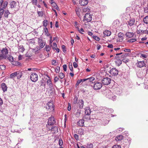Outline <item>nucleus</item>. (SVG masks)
Here are the masks:
<instances>
[{"mask_svg": "<svg viewBox=\"0 0 148 148\" xmlns=\"http://www.w3.org/2000/svg\"><path fill=\"white\" fill-rule=\"evenodd\" d=\"M56 123V121L54 118L52 116H51L49 119L48 121V125H52Z\"/></svg>", "mask_w": 148, "mask_h": 148, "instance_id": "nucleus-5", "label": "nucleus"}, {"mask_svg": "<svg viewBox=\"0 0 148 148\" xmlns=\"http://www.w3.org/2000/svg\"><path fill=\"white\" fill-rule=\"evenodd\" d=\"M92 37L93 39H95L97 41H99L100 40V38H99L95 36H93Z\"/></svg>", "mask_w": 148, "mask_h": 148, "instance_id": "nucleus-44", "label": "nucleus"}, {"mask_svg": "<svg viewBox=\"0 0 148 148\" xmlns=\"http://www.w3.org/2000/svg\"><path fill=\"white\" fill-rule=\"evenodd\" d=\"M56 63V60H52V65H54Z\"/></svg>", "mask_w": 148, "mask_h": 148, "instance_id": "nucleus-61", "label": "nucleus"}, {"mask_svg": "<svg viewBox=\"0 0 148 148\" xmlns=\"http://www.w3.org/2000/svg\"><path fill=\"white\" fill-rule=\"evenodd\" d=\"M88 1L87 0H80L79 1V3L82 6L88 4Z\"/></svg>", "mask_w": 148, "mask_h": 148, "instance_id": "nucleus-14", "label": "nucleus"}, {"mask_svg": "<svg viewBox=\"0 0 148 148\" xmlns=\"http://www.w3.org/2000/svg\"><path fill=\"white\" fill-rule=\"evenodd\" d=\"M57 45L56 43H53V49H56V48L57 47Z\"/></svg>", "mask_w": 148, "mask_h": 148, "instance_id": "nucleus-53", "label": "nucleus"}, {"mask_svg": "<svg viewBox=\"0 0 148 148\" xmlns=\"http://www.w3.org/2000/svg\"><path fill=\"white\" fill-rule=\"evenodd\" d=\"M63 70L66 71L67 66L66 64H64L63 65Z\"/></svg>", "mask_w": 148, "mask_h": 148, "instance_id": "nucleus-58", "label": "nucleus"}, {"mask_svg": "<svg viewBox=\"0 0 148 148\" xmlns=\"http://www.w3.org/2000/svg\"><path fill=\"white\" fill-rule=\"evenodd\" d=\"M78 102V98L77 97H75L74 99L73 103L75 104H76Z\"/></svg>", "mask_w": 148, "mask_h": 148, "instance_id": "nucleus-46", "label": "nucleus"}, {"mask_svg": "<svg viewBox=\"0 0 148 148\" xmlns=\"http://www.w3.org/2000/svg\"><path fill=\"white\" fill-rule=\"evenodd\" d=\"M148 56V55L147 53H145V54H141L140 56V57L141 58H143V59H145V58H147V57Z\"/></svg>", "mask_w": 148, "mask_h": 148, "instance_id": "nucleus-31", "label": "nucleus"}, {"mask_svg": "<svg viewBox=\"0 0 148 148\" xmlns=\"http://www.w3.org/2000/svg\"><path fill=\"white\" fill-rule=\"evenodd\" d=\"M129 61V60L127 59H126V58H124V59L122 60V61L125 63H126L127 62H128Z\"/></svg>", "mask_w": 148, "mask_h": 148, "instance_id": "nucleus-42", "label": "nucleus"}, {"mask_svg": "<svg viewBox=\"0 0 148 148\" xmlns=\"http://www.w3.org/2000/svg\"><path fill=\"white\" fill-rule=\"evenodd\" d=\"M69 68L71 71H73V67L72 64L69 65Z\"/></svg>", "mask_w": 148, "mask_h": 148, "instance_id": "nucleus-57", "label": "nucleus"}, {"mask_svg": "<svg viewBox=\"0 0 148 148\" xmlns=\"http://www.w3.org/2000/svg\"><path fill=\"white\" fill-rule=\"evenodd\" d=\"M83 11L84 12H88L90 11V9L89 8H87L83 9Z\"/></svg>", "mask_w": 148, "mask_h": 148, "instance_id": "nucleus-41", "label": "nucleus"}, {"mask_svg": "<svg viewBox=\"0 0 148 148\" xmlns=\"http://www.w3.org/2000/svg\"><path fill=\"white\" fill-rule=\"evenodd\" d=\"M5 68V66L4 65H0V69L1 70H4Z\"/></svg>", "mask_w": 148, "mask_h": 148, "instance_id": "nucleus-48", "label": "nucleus"}, {"mask_svg": "<svg viewBox=\"0 0 148 148\" xmlns=\"http://www.w3.org/2000/svg\"><path fill=\"white\" fill-rule=\"evenodd\" d=\"M87 79H88V80L90 82H92L95 79V78L93 77L87 78Z\"/></svg>", "mask_w": 148, "mask_h": 148, "instance_id": "nucleus-43", "label": "nucleus"}, {"mask_svg": "<svg viewBox=\"0 0 148 148\" xmlns=\"http://www.w3.org/2000/svg\"><path fill=\"white\" fill-rule=\"evenodd\" d=\"M84 19L83 21H86L87 22H90L92 20V16L90 13H86L84 16Z\"/></svg>", "mask_w": 148, "mask_h": 148, "instance_id": "nucleus-4", "label": "nucleus"}, {"mask_svg": "<svg viewBox=\"0 0 148 148\" xmlns=\"http://www.w3.org/2000/svg\"><path fill=\"white\" fill-rule=\"evenodd\" d=\"M135 23V19L134 18H132L128 21V24L130 26L134 25Z\"/></svg>", "mask_w": 148, "mask_h": 148, "instance_id": "nucleus-16", "label": "nucleus"}, {"mask_svg": "<svg viewBox=\"0 0 148 148\" xmlns=\"http://www.w3.org/2000/svg\"><path fill=\"white\" fill-rule=\"evenodd\" d=\"M85 114L86 115L84 116V118H86V115L89 116L91 113V111L90 109L89 108H86L85 110Z\"/></svg>", "mask_w": 148, "mask_h": 148, "instance_id": "nucleus-15", "label": "nucleus"}, {"mask_svg": "<svg viewBox=\"0 0 148 148\" xmlns=\"http://www.w3.org/2000/svg\"><path fill=\"white\" fill-rule=\"evenodd\" d=\"M9 12L8 10L5 11L4 13V16L5 18H8V17Z\"/></svg>", "mask_w": 148, "mask_h": 148, "instance_id": "nucleus-35", "label": "nucleus"}, {"mask_svg": "<svg viewBox=\"0 0 148 148\" xmlns=\"http://www.w3.org/2000/svg\"><path fill=\"white\" fill-rule=\"evenodd\" d=\"M121 147L120 145H116L113 146L112 148H121Z\"/></svg>", "mask_w": 148, "mask_h": 148, "instance_id": "nucleus-52", "label": "nucleus"}, {"mask_svg": "<svg viewBox=\"0 0 148 148\" xmlns=\"http://www.w3.org/2000/svg\"><path fill=\"white\" fill-rule=\"evenodd\" d=\"M102 86V84L101 82H97L94 84L93 88L95 90L100 89Z\"/></svg>", "mask_w": 148, "mask_h": 148, "instance_id": "nucleus-7", "label": "nucleus"}, {"mask_svg": "<svg viewBox=\"0 0 148 148\" xmlns=\"http://www.w3.org/2000/svg\"><path fill=\"white\" fill-rule=\"evenodd\" d=\"M93 145L92 144L90 143L89 144H88L87 145V148H92L93 147Z\"/></svg>", "mask_w": 148, "mask_h": 148, "instance_id": "nucleus-49", "label": "nucleus"}, {"mask_svg": "<svg viewBox=\"0 0 148 148\" xmlns=\"http://www.w3.org/2000/svg\"><path fill=\"white\" fill-rule=\"evenodd\" d=\"M106 96L107 97L111 99H115L116 98V96L113 95L112 92L110 91H109L107 94Z\"/></svg>", "mask_w": 148, "mask_h": 148, "instance_id": "nucleus-10", "label": "nucleus"}, {"mask_svg": "<svg viewBox=\"0 0 148 148\" xmlns=\"http://www.w3.org/2000/svg\"><path fill=\"white\" fill-rule=\"evenodd\" d=\"M143 21L146 24H148V16H147L143 18Z\"/></svg>", "mask_w": 148, "mask_h": 148, "instance_id": "nucleus-30", "label": "nucleus"}, {"mask_svg": "<svg viewBox=\"0 0 148 148\" xmlns=\"http://www.w3.org/2000/svg\"><path fill=\"white\" fill-rule=\"evenodd\" d=\"M11 62L13 65L16 66L19 65L21 64V63L17 61H11Z\"/></svg>", "mask_w": 148, "mask_h": 148, "instance_id": "nucleus-24", "label": "nucleus"}, {"mask_svg": "<svg viewBox=\"0 0 148 148\" xmlns=\"http://www.w3.org/2000/svg\"><path fill=\"white\" fill-rule=\"evenodd\" d=\"M16 6V3L14 1H12L10 3V7L12 8H14Z\"/></svg>", "mask_w": 148, "mask_h": 148, "instance_id": "nucleus-22", "label": "nucleus"}, {"mask_svg": "<svg viewBox=\"0 0 148 148\" xmlns=\"http://www.w3.org/2000/svg\"><path fill=\"white\" fill-rule=\"evenodd\" d=\"M136 39L135 38H134L132 39H130L128 40L127 41L129 42H133L136 41Z\"/></svg>", "mask_w": 148, "mask_h": 148, "instance_id": "nucleus-39", "label": "nucleus"}, {"mask_svg": "<svg viewBox=\"0 0 148 148\" xmlns=\"http://www.w3.org/2000/svg\"><path fill=\"white\" fill-rule=\"evenodd\" d=\"M74 136L75 139L77 140H78L79 139V136L78 135L75 134H74Z\"/></svg>", "mask_w": 148, "mask_h": 148, "instance_id": "nucleus-59", "label": "nucleus"}, {"mask_svg": "<svg viewBox=\"0 0 148 148\" xmlns=\"http://www.w3.org/2000/svg\"><path fill=\"white\" fill-rule=\"evenodd\" d=\"M19 51L20 52H23L25 50V49L23 46H19Z\"/></svg>", "mask_w": 148, "mask_h": 148, "instance_id": "nucleus-34", "label": "nucleus"}, {"mask_svg": "<svg viewBox=\"0 0 148 148\" xmlns=\"http://www.w3.org/2000/svg\"><path fill=\"white\" fill-rule=\"evenodd\" d=\"M123 34L121 33H119L118 34V36L119 38H121V40H123Z\"/></svg>", "mask_w": 148, "mask_h": 148, "instance_id": "nucleus-45", "label": "nucleus"}, {"mask_svg": "<svg viewBox=\"0 0 148 148\" xmlns=\"http://www.w3.org/2000/svg\"><path fill=\"white\" fill-rule=\"evenodd\" d=\"M145 65V63L143 61H139L137 62V66L139 67H142Z\"/></svg>", "mask_w": 148, "mask_h": 148, "instance_id": "nucleus-17", "label": "nucleus"}, {"mask_svg": "<svg viewBox=\"0 0 148 148\" xmlns=\"http://www.w3.org/2000/svg\"><path fill=\"white\" fill-rule=\"evenodd\" d=\"M37 13L39 16L42 17L43 16V13L42 11H38Z\"/></svg>", "mask_w": 148, "mask_h": 148, "instance_id": "nucleus-40", "label": "nucleus"}, {"mask_svg": "<svg viewBox=\"0 0 148 148\" xmlns=\"http://www.w3.org/2000/svg\"><path fill=\"white\" fill-rule=\"evenodd\" d=\"M147 28L146 30H144V34H148V30H147Z\"/></svg>", "mask_w": 148, "mask_h": 148, "instance_id": "nucleus-62", "label": "nucleus"}, {"mask_svg": "<svg viewBox=\"0 0 148 148\" xmlns=\"http://www.w3.org/2000/svg\"><path fill=\"white\" fill-rule=\"evenodd\" d=\"M81 110H80L78 109L76 112L75 114L76 116L77 117H79L80 115L81 114Z\"/></svg>", "mask_w": 148, "mask_h": 148, "instance_id": "nucleus-33", "label": "nucleus"}, {"mask_svg": "<svg viewBox=\"0 0 148 148\" xmlns=\"http://www.w3.org/2000/svg\"><path fill=\"white\" fill-rule=\"evenodd\" d=\"M59 79V78L58 77H55L54 79V81L55 82H57L58 80Z\"/></svg>", "mask_w": 148, "mask_h": 148, "instance_id": "nucleus-64", "label": "nucleus"}, {"mask_svg": "<svg viewBox=\"0 0 148 148\" xmlns=\"http://www.w3.org/2000/svg\"><path fill=\"white\" fill-rule=\"evenodd\" d=\"M111 79L110 78L106 77L104 78L102 80V84L104 85H107L111 83Z\"/></svg>", "mask_w": 148, "mask_h": 148, "instance_id": "nucleus-2", "label": "nucleus"}, {"mask_svg": "<svg viewBox=\"0 0 148 148\" xmlns=\"http://www.w3.org/2000/svg\"><path fill=\"white\" fill-rule=\"evenodd\" d=\"M32 4L37 5V0H32Z\"/></svg>", "mask_w": 148, "mask_h": 148, "instance_id": "nucleus-51", "label": "nucleus"}, {"mask_svg": "<svg viewBox=\"0 0 148 148\" xmlns=\"http://www.w3.org/2000/svg\"><path fill=\"white\" fill-rule=\"evenodd\" d=\"M1 88L3 91L5 92L7 91V87L5 84L4 83H3L1 84Z\"/></svg>", "mask_w": 148, "mask_h": 148, "instance_id": "nucleus-20", "label": "nucleus"}, {"mask_svg": "<svg viewBox=\"0 0 148 148\" xmlns=\"http://www.w3.org/2000/svg\"><path fill=\"white\" fill-rule=\"evenodd\" d=\"M48 23V22L47 20H45L43 21V25L46 27L47 26Z\"/></svg>", "mask_w": 148, "mask_h": 148, "instance_id": "nucleus-36", "label": "nucleus"}, {"mask_svg": "<svg viewBox=\"0 0 148 148\" xmlns=\"http://www.w3.org/2000/svg\"><path fill=\"white\" fill-rule=\"evenodd\" d=\"M111 32L108 30H105L103 32V34L105 36H109L111 35Z\"/></svg>", "mask_w": 148, "mask_h": 148, "instance_id": "nucleus-18", "label": "nucleus"}, {"mask_svg": "<svg viewBox=\"0 0 148 148\" xmlns=\"http://www.w3.org/2000/svg\"><path fill=\"white\" fill-rule=\"evenodd\" d=\"M84 120L81 119L79 121L77 122V125L80 126H83L84 124Z\"/></svg>", "mask_w": 148, "mask_h": 148, "instance_id": "nucleus-19", "label": "nucleus"}, {"mask_svg": "<svg viewBox=\"0 0 148 148\" xmlns=\"http://www.w3.org/2000/svg\"><path fill=\"white\" fill-rule=\"evenodd\" d=\"M62 48L63 49V51L64 53H65L66 51V50L65 48V46L64 45H62Z\"/></svg>", "mask_w": 148, "mask_h": 148, "instance_id": "nucleus-56", "label": "nucleus"}, {"mask_svg": "<svg viewBox=\"0 0 148 148\" xmlns=\"http://www.w3.org/2000/svg\"><path fill=\"white\" fill-rule=\"evenodd\" d=\"M54 89L52 88V87H51V88H50V89L49 90V92L50 93H53V91Z\"/></svg>", "mask_w": 148, "mask_h": 148, "instance_id": "nucleus-54", "label": "nucleus"}, {"mask_svg": "<svg viewBox=\"0 0 148 148\" xmlns=\"http://www.w3.org/2000/svg\"><path fill=\"white\" fill-rule=\"evenodd\" d=\"M115 62L117 65L119 66L122 63V60H121L120 59H118Z\"/></svg>", "mask_w": 148, "mask_h": 148, "instance_id": "nucleus-29", "label": "nucleus"}, {"mask_svg": "<svg viewBox=\"0 0 148 148\" xmlns=\"http://www.w3.org/2000/svg\"><path fill=\"white\" fill-rule=\"evenodd\" d=\"M60 67H57L55 70V71L56 73H58L60 71Z\"/></svg>", "mask_w": 148, "mask_h": 148, "instance_id": "nucleus-55", "label": "nucleus"}, {"mask_svg": "<svg viewBox=\"0 0 148 148\" xmlns=\"http://www.w3.org/2000/svg\"><path fill=\"white\" fill-rule=\"evenodd\" d=\"M4 12L3 8H1L0 9V16H2V15L3 14Z\"/></svg>", "mask_w": 148, "mask_h": 148, "instance_id": "nucleus-47", "label": "nucleus"}, {"mask_svg": "<svg viewBox=\"0 0 148 148\" xmlns=\"http://www.w3.org/2000/svg\"><path fill=\"white\" fill-rule=\"evenodd\" d=\"M45 34L47 36H49L50 35V34L49 33L47 28L46 27H45L44 28Z\"/></svg>", "mask_w": 148, "mask_h": 148, "instance_id": "nucleus-27", "label": "nucleus"}, {"mask_svg": "<svg viewBox=\"0 0 148 148\" xmlns=\"http://www.w3.org/2000/svg\"><path fill=\"white\" fill-rule=\"evenodd\" d=\"M134 35V34L133 33L130 32H127L125 34V35L126 36L131 38L133 37Z\"/></svg>", "mask_w": 148, "mask_h": 148, "instance_id": "nucleus-23", "label": "nucleus"}, {"mask_svg": "<svg viewBox=\"0 0 148 148\" xmlns=\"http://www.w3.org/2000/svg\"><path fill=\"white\" fill-rule=\"evenodd\" d=\"M47 84L49 86V88H51V87H52L53 84H52L51 80L50 79H48L47 82Z\"/></svg>", "mask_w": 148, "mask_h": 148, "instance_id": "nucleus-26", "label": "nucleus"}, {"mask_svg": "<svg viewBox=\"0 0 148 148\" xmlns=\"http://www.w3.org/2000/svg\"><path fill=\"white\" fill-rule=\"evenodd\" d=\"M141 25H139L137 27L136 33L138 34H144V30L143 29V25L142 26V27H141Z\"/></svg>", "mask_w": 148, "mask_h": 148, "instance_id": "nucleus-9", "label": "nucleus"}, {"mask_svg": "<svg viewBox=\"0 0 148 148\" xmlns=\"http://www.w3.org/2000/svg\"><path fill=\"white\" fill-rule=\"evenodd\" d=\"M45 49L47 51L49 52L51 50V47L48 45H46L45 47Z\"/></svg>", "mask_w": 148, "mask_h": 148, "instance_id": "nucleus-32", "label": "nucleus"}, {"mask_svg": "<svg viewBox=\"0 0 148 148\" xmlns=\"http://www.w3.org/2000/svg\"><path fill=\"white\" fill-rule=\"evenodd\" d=\"M59 76L60 79H62L64 77L65 75L63 73L61 72L59 73Z\"/></svg>", "mask_w": 148, "mask_h": 148, "instance_id": "nucleus-37", "label": "nucleus"}, {"mask_svg": "<svg viewBox=\"0 0 148 148\" xmlns=\"http://www.w3.org/2000/svg\"><path fill=\"white\" fill-rule=\"evenodd\" d=\"M18 73L17 76V78L18 79H19L22 76V73L21 72H20L19 71H18Z\"/></svg>", "mask_w": 148, "mask_h": 148, "instance_id": "nucleus-38", "label": "nucleus"}, {"mask_svg": "<svg viewBox=\"0 0 148 148\" xmlns=\"http://www.w3.org/2000/svg\"><path fill=\"white\" fill-rule=\"evenodd\" d=\"M73 66L74 68H76L77 66V65L76 62H74L73 63Z\"/></svg>", "mask_w": 148, "mask_h": 148, "instance_id": "nucleus-60", "label": "nucleus"}, {"mask_svg": "<svg viewBox=\"0 0 148 148\" xmlns=\"http://www.w3.org/2000/svg\"><path fill=\"white\" fill-rule=\"evenodd\" d=\"M8 2L7 1H4L3 2V0H0V6L2 7L3 8H5L7 6Z\"/></svg>", "mask_w": 148, "mask_h": 148, "instance_id": "nucleus-12", "label": "nucleus"}, {"mask_svg": "<svg viewBox=\"0 0 148 148\" xmlns=\"http://www.w3.org/2000/svg\"><path fill=\"white\" fill-rule=\"evenodd\" d=\"M123 136L122 135H120L116 136L115 138V140L116 141H120L123 139Z\"/></svg>", "mask_w": 148, "mask_h": 148, "instance_id": "nucleus-21", "label": "nucleus"}, {"mask_svg": "<svg viewBox=\"0 0 148 148\" xmlns=\"http://www.w3.org/2000/svg\"><path fill=\"white\" fill-rule=\"evenodd\" d=\"M1 53L2 54V57L3 58H6L7 55L8 53V51L6 48L3 49L1 50Z\"/></svg>", "mask_w": 148, "mask_h": 148, "instance_id": "nucleus-11", "label": "nucleus"}, {"mask_svg": "<svg viewBox=\"0 0 148 148\" xmlns=\"http://www.w3.org/2000/svg\"><path fill=\"white\" fill-rule=\"evenodd\" d=\"M75 11L77 15L78 16H80V9L78 8H76L75 9Z\"/></svg>", "mask_w": 148, "mask_h": 148, "instance_id": "nucleus-28", "label": "nucleus"}, {"mask_svg": "<svg viewBox=\"0 0 148 148\" xmlns=\"http://www.w3.org/2000/svg\"><path fill=\"white\" fill-rule=\"evenodd\" d=\"M78 105L80 109H82L84 106V102L82 99L79 100L78 102Z\"/></svg>", "mask_w": 148, "mask_h": 148, "instance_id": "nucleus-13", "label": "nucleus"}, {"mask_svg": "<svg viewBox=\"0 0 148 148\" xmlns=\"http://www.w3.org/2000/svg\"><path fill=\"white\" fill-rule=\"evenodd\" d=\"M38 44L41 48H43L45 45V42L42 39L38 38Z\"/></svg>", "mask_w": 148, "mask_h": 148, "instance_id": "nucleus-8", "label": "nucleus"}, {"mask_svg": "<svg viewBox=\"0 0 148 148\" xmlns=\"http://www.w3.org/2000/svg\"><path fill=\"white\" fill-rule=\"evenodd\" d=\"M46 108L48 110H54V106H53V102L52 101L49 102L46 106Z\"/></svg>", "mask_w": 148, "mask_h": 148, "instance_id": "nucleus-1", "label": "nucleus"}, {"mask_svg": "<svg viewBox=\"0 0 148 148\" xmlns=\"http://www.w3.org/2000/svg\"><path fill=\"white\" fill-rule=\"evenodd\" d=\"M18 72H15L11 74L10 75V77L11 78H13L16 76L18 75Z\"/></svg>", "mask_w": 148, "mask_h": 148, "instance_id": "nucleus-25", "label": "nucleus"}, {"mask_svg": "<svg viewBox=\"0 0 148 148\" xmlns=\"http://www.w3.org/2000/svg\"><path fill=\"white\" fill-rule=\"evenodd\" d=\"M59 144L60 146H61L62 145L63 142L62 139H60L59 140Z\"/></svg>", "mask_w": 148, "mask_h": 148, "instance_id": "nucleus-50", "label": "nucleus"}, {"mask_svg": "<svg viewBox=\"0 0 148 148\" xmlns=\"http://www.w3.org/2000/svg\"><path fill=\"white\" fill-rule=\"evenodd\" d=\"M68 111H70L71 110V106L70 103L68 104Z\"/></svg>", "mask_w": 148, "mask_h": 148, "instance_id": "nucleus-63", "label": "nucleus"}, {"mask_svg": "<svg viewBox=\"0 0 148 148\" xmlns=\"http://www.w3.org/2000/svg\"><path fill=\"white\" fill-rule=\"evenodd\" d=\"M119 71L116 69L113 68L110 71V73L112 75L116 76L118 74Z\"/></svg>", "mask_w": 148, "mask_h": 148, "instance_id": "nucleus-6", "label": "nucleus"}, {"mask_svg": "<svg viewBox=\"0 0 148 148\" xmlns=\"http://www.w3.org/2000/svg\"><path fill=\"white\" fill-rule=\"evenodd\" d=\"M30 78L32 81L36 82L38 79V75L36 73H32L30 75Z\"/></svg>", "mask_w": 148, "mask_h": 148, "instance_id": "nucleus-3", "label": "nucleus"}]
</instances>
